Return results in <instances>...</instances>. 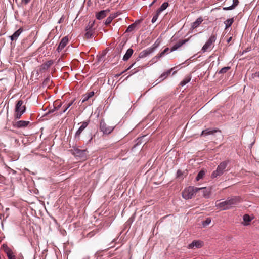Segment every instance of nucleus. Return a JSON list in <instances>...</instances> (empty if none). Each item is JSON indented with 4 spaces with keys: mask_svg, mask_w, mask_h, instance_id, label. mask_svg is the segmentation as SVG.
<instances>
[{
    "mask_svg": "<svg viewBox=\"0 0 259 259\" xmlns=\"http://www.w3.org/2000/svg\"><path fill=\"white\" fill-rule=\"evenodd\" d=\"M136 26V24L135 23H133V24H131L127 27L126 31L128 32H132V31H133L134 30Z\"/></svg>",
    "mask_w": 259,
    "mask_h": 259,
    "instance_id": "obj_32",
    "label": "nucleus"
},
{
    "mask_svg": "<svg viewBox=\"0 0 259 259\" xmlns=\"http://www.w3.org/2000/svg\"><path fill=\"white\" fill-rule=\"evenodd\" d=\"M228 163L227 161L222 162L217 167L216 170L213 171L211 174V177L215 178L218 177L222 176L225 171L226 168L227 166Z\"/></svg>",
    "mask_w": 259,
    "mask_h": 259,
    "instance_id": "obj_4",
    "label": "nucleus"
},
{
    "mask_svg": "<svg viewBox=\"0 0 259 259\" xmlns=\"http://www.w3.org/2000/svg\"><path fill=\"white\" fill-rule=\"evenodd\" d=\"M256 77L259 78V72H256V73H252L250 79H254Z\"/></svg>",
    "mask_w": 259,
    "mask_h": 259,
    "instance_id": "obj_40",
    "label": "nucleus"
},
{
    "mask_svg": "<svg viewBox=\"0 0 259 259\" xmlns=\"http://www.w3.org/2000/svg\"><path fill=\"white\" fill-rule=\"evenodd\" d=\"M70 152L75 157H77L80 158V160H84L87 158L88 151L86 149L81 150L78 148H74L70 150Z\"/></svg>",
    "mask_w": 259,
    "mask_h": 259,
    "instance_id": "obj_3",
    "label": "nucleus"
},
{
    "mask_svg": "<svg viewBox=\"0 0 259 259\" xmlns=\"http://www.w3.org/2000/svg\"><path fill=\"white\" fill-rule=\"evenodd\" d=\"M203 242L200 240H194L191 244L189 245V248H193L196 247L200 248L203 246Z\"/></svg>",
    "mask_w": 259,
    "mask_h": 259,
    "instance_id": "obj_13",
    "label": "nucleus"
},
{
    "mask_svg": "<svg viewBox=\"0 0 259 259\" xmlns=\"http://www.w3.org/2000/svg\"><path fill=\"white\" fill-rule=\"evenodd\" d=\"M133 50L131 48L128 49L125 54L123 56V60L124 61H127L132 56V54H133Z\"/></svg>",
    "mask_w": 259,
    "mask_h": 259,
    "instance_id": "obj_19",
    "label": "nucleus"
},
{
    "mask_svg": "<svg viewBox=\"0 0 259 259\" xmlns=\"http://www.w3.org/2000/svg\"><path fill=\"white\" fill-rule=\"evenodd\" d=\"M115 126H110L104 121L101 120L100 123V128L105 134H109L114 130Z\"/></svg>",
    "mask_w": 259,
    "mask_h": 259,
    "instance_id": "obj_6",
    "label": "nucleus"
},
{
    "mask_svg": "<svg viewBox=\"0 0 259 259\" xmlns=\"http://www.w3.org/2000/svg\"><path fill=\"white\" fill-rule=\"evenodd\" d=\"M243 220L246 223V225H248V223L251 221V219L249 215L245 214L243 216Z\"/></svg>",
    "mask_w": 259,
    "mask_h": 259,
    "instance_id": "obj_33",
    "label": "nucleus"
},
{
    "mask_svg": "<svg viewBox=\"0 0 259 259\" xmlns=\"http://www.w3.org/2000/svg\"><path fill=\"white\" fill-rule=\"evenodd\" d=\"M176 72V71L174 72L173 74H174Z\"/></svg>",
    "mask_w": 259,
    "mask_h": 259,
    "instance_id": "obj_51",
    "label": "nucleus"
},
{
    "mask_svg": "<svg viewBox=\"0 0 259 259\" xmlns=\"http://www.w3.org/2000/svg\"><path fill=\"white\" fill-rule=\"evenodd\" d=\"M138 70H135V69H134L132 71H133V72H132V74H134V73H135L136 72H138Z\"/></svg>",
    "mask_w": 259,
    "mask_h": 259,
    "instance_id": "obj_48",
    "label": "nucleus"
},
{
    "mask_svg": "<svg viewBox=\"0 0 259 259\" xmlns=\"http://www.w3.org/2000/svg\"><path fill=\"white\" fill-rule=\"evenodd\" d=\"M217 132H219L220 133L219 134L220 136L221 137H222V135L221 134V131L218 130H210L209 129H206L205 130H203L200 136H207L209 135H214L215 133H216Z\"/></svg>",
    "mask_w": 259,
    "mask_h": 259,
    "instance_id": "obj_11",
    "label": "nucleus"
},
{
    "mask_svg": "<svg viewBox=\"0 0 259 259\" xmlns=\"http://www.w3.org/2000/svg\"><path fill=\"white\" fill-rule=\"evenodd\" d=\"M155 0H154V1L152 2V3L151 4V5H152L154 3H155Z\"/></svg>",
    "mask_w": 259,
    "mask_h": 259,
    "instance_id": "obj_50",
    "label": "nucleus"
},
{
    "mask_svg": "<svg viewBox=\"0 0 259 259\" xmlns=\"http://www.w3.org/2000/svg\"><path fill=\"white\" fill-rule=\"evenodd\" d=\"M216 40V36L215 35H212L207 42L203 46L201 50L203 52H205L207 51H210L214 46L213 44Z\"/></svg>",
    "mask_w": 259,
    "mask_h": 259,
    "instance_id": "obj_5",
    "label": "nucleus"
},
{
    "mask_svg": "<svg viewBox=\"0 0 259 259\" xmlns=\"http://www.w3.org/2000/svg\"><path fill=\"white\" fill-rule=\"evenodd\" d=\"M135 64H136V62H134V63H132V64L130 65V66L128 68H127V69L126 70V71H127V70H130V69H131L132 67H133L135 66Z\"/></svg>",
    "mask_w": 259,
    "mask_h": 259,
    "instance_id": "obj_45",
    "label": "nucleus"
},
{
    "mask_svg": "<svg viewBox=\"0 0 259 259\" xmlns=\"http://www.w3.org/2000/svg\"><path fill=\"white\" fill-rule=\"evenodd\" d=\"M191 80V77L190 76H187L185 79H184L181 82L180 85H185L187 83H188Z\"/></svg>",
    "mask_w": 259,
    "mask_h": 259,
    "instance_id": "obj_30",
    "label": "nucleus"
},
{
    "mask_svg": "<svg viewBox=\"0 0 259 259\" xmlns=\"http://www.w3.org/2000/svg\"><path fill=\"white\" fill-rule=\"evenodd\" d=\"M94 22H90L86 27V30L94 32L95 28H93Z\"/></svg>",
    "mask_w": 259,
    "mask_h": 259,
    "instance_id": "obj_25",
    "label": "nucleus"
},
{
    "mask_svg": "<svg viewBox=\"0 0 259 259\" xmlns=\"http://www.w3.org/2000/svg\"><path fill=\"white\" fill-rule=\"evenodd\" d=\"M168 6V3L167 2H165L162 4L161 7L157 10V12L158 14H160L163 11L165 10L167 7Z\"/></svg>",
    "mask_w": 259,
    "mask_h": 259,
    "instance_id": "obj_21",
    "label": "nucleus"
},
{
    "mask_svg": "<svg viewBox=\"0 0 259 259\" xmlns=\"http://www.w3.org/2000/svg\"><path fill=\"white\" fill-rule=\"evenodd\" d=\"M7 255L9 259H16V256L15 255H14L12 251L8 254H7Z\"/></svg>",
    "mask_w": 259,
    "mask_h": 259,
    "instance_id": "obj_36",
    "label": "nucleus"
},
{
    "mask_svg": "<svg viewBox=\"0 0 259 259\" xmlns=\"http://www.w3.org/2000/svg\"><path fill=\"white\" fill-rule=\"evenodd\" d=\"M230 69V67H225L222 68L219 72V74H223L226 73L227 71H228Z\"/></svg>",
    "mask_w": 259,
    "mask_h": 259,
    "instance_id": "obj_34",
    "label": "nucleus"
},
{
    "mask_svg": "<svg viewBox=\"0 0 259 259\" xmlns=\"http://www.w3.org/2000/svg\"><path fill=\"white\" fill-rule=\"evenodd\" d=\"M232 39V37H230L229 38H228V39L227 40V43H229L231 41Z\"/></svg>",
    "mask_w": 259,
    "mask_h": 259,
    "instance_id": "obj_47",
    "label": "nucleus"
},
{
    "mask_svg": "<svg viewBox=\"0 0 259 259\" xmlns=\"http://www.w3.org/2000/svg\"><path fill=\"white\" fill-rule=\"evenodd\" d=\"M173 68H171L168 70H167V71L163 73L160 76V77L159 78V79L157 80H159L157 83L161 82L162 80H163L164 79H165V78H166L167 77V76L168 75H170L171 72V70H172Z\"/></svg>",
    "mask_w": 259,
    "mask_h": 259,
    "instance_id": "obj_16",
    "label": "nucleus"
},
{
    "mask_svg": "<svg viewBox=\"0 0 259 259\" xmlns=\"http://www.w3.org/2000/svg\"><path fill=\"white\" fill-rule=\"evenodd\" d=\"M2 248L4 251V252L8 254L10 252L12 251V250L6 245V244H3Z\"/></svg>",
    "mask_w": 259,
    "mask_h": 259,
    "instance_id": "obj_31",
    "label": "nucleus"
},
{
    "mask_svg": "<svg viewBox=\"0 0 259 259\" xmlns=\"http://www.w3.org/2000/svg\"><path fill=\"white\" fill-rule=\"evenodd\" d=\"M62 106V103L59 100H56L53 103V106H54L56 109L58 110Z\"/></svg>",
    "mask_w": 259,
    "mask_h": 259,
    "instance_id": "obj_27",
    "label": "nucleus"
},
{
    "mask_svg": "<svg viewBox=\"0 0 259 259\" xmlns=\"http://www.w3.org/2000/svg\"><path fill=\"white\" fill-rule=\"evenodd\" d=\"M169 51L168 48H166L162 52H161L158 56V57H161L163 56L166 53H167Z\"/></svg>",
    "mask_w": 259,
    "mask_h": 259,
    "instance_id": "obj_38",
    "label": "nucleus"
},
{
    "mask_svg": "<svg viewBox=\"0 0 259 259\" xmlns=\"http://www.w3.org/2000/svg\"><path fill=\"white\" fill-rule=\"evenodd\" d=\"M30 1L31 0H23V2L25 5H26L28 4L30 2Z\"/></svg>",
    "mask_w": 259,
    "mask_h": 259,
    "instance_id": "obj_46",
    "label": "nucleus"
},
{
    "mask_svg": "<svg viewBox=\"0 0 259 259\" xmlns=\"http://www.w3.org/2000/svg\"><path fill=\"white\" fill-rule=\"evenodd\" d=\"M154 47L152 48H149L146 49V50L142 51L140 52V53L139 55V57L137 58L136 60L138 61H139L140 58H142L146 57L147 56L149 55L151 53H152L155 48L157 47V45H155V44H154Z\"/></svg>",
    "mask_w": 259,
    "mask_h": 259,
    "instance_id": "obj_7",
    "label": "nucleus"
},
{
    "mask_svg": "<svg viewBox=\"0 0 259 259\" xmlns=\"http://www.w3.org/2000/svg\"><path fill=\"white\" fill-rule=\"evenodd\" d=\"M203 19L202 17L198 18L192 24V28L195 29L197 28L202 22Z\"/></svg>",
    "mask_w": 259,
    "mask_h": 259,
    "instance_id": "obj_20",
    "label": "nucleus"
},
{
    "mask_svg": "<svg viewBox=\"0 0 259 259\" xmlns=\"http://www.w3.org/2000/svg\"><path fill=\"white\" fill-rule=\"evenodd\" d=\"M233 22H234L233 18L229 19L227 20L226 21H225V24L226 25V29H227L228 27H229L230 26H231V25L232 24Z\"/></svg>",
    "mask_w": 259,
    "mask_h": 259,
    "instance_id": "obj_28",
    "label": "nucleus"
},
{
    "mask_svg": "<svg viewBox=\"0 0 259 259\" xmlns=\"http://www.w3.org/2000/svg\"><path fill=\"white\" fill-rule=\"evenodd\" d=\"M188 39H184V40H180L177 43L174 45V46L171 48L170 51L173 52L175 50H177L181 46H182L184 44L188 41Z\"/></svg>",
    "mask_w": 259,
    "mask_h": 259,
    "instance_id": "obj_14",
    "label": "nucleus"
},
{
    "mask_svg": "<svg viewBox=\"0 0 259 259\" xmlns=\"http://www.w3.org/2000/svg\"><path fill=\"white\" fill-rule=\"evenodd\" d=\"M88 96L90 98L94 95V92L93 91L90 92L87 94Z\"/></svg>",
    "mask_w": 259,
    "mask_h": 259,
    "instance_id": "obj_42",
    "label": "nucleus"
},
{
    "mask_svg": "<svg viewBox=\"0 0 259 259\" xmlns=\"http://www.w3.org/2000/svg\"><path fill=\"white\" fill-rule=\"evenodd\" d=\"M89 99H90V98L89 97V96H88L87 94L84 95V99L82 100V102H84L85 101H87Z\"/></svg>",
    "mask_w": 259,
    "mask_h": 259,
    "instance_id": "obj_44",
    "label": "nucleus"
},
{
    "mask_svg": "<svg viewBox=\"0 0 259 259\" xmlns=\"http://www.w3.org/2000/svg\"><path fill=\"white\" fill-rule=\"evenodd\" d=\"M24 113H21V112H15V119H19L21 117L22 115Z\"/></svg>",
    "mask_w": 259,
    "mask_h": 259,
    "instance_id": "obj_35",
    "label": "nucleus"
},
{
    "mask_svg": "<svg viewBox=\"0 0 259 259\" xmlns=\"http://www.w3.org/2000/svg\"><path fill=\"white\" fill-rule=\"evenodd\" d=\"M23 103L24 102L22 100H19L16 105L15 111L24 113L26 111V107L25 105H23Z\"/></svg>",
    "mask_w": 259,
    "mask_h": 259,
    "instance_id": "obj_8",
    "label": "nucleus"
},
{
    "mask_svg": "<svg viewBox=\"0 0 259 259\" xmlns=\"http://www.w3.org/2000/svg\"><path fill=\"white\" fill-rule=\"evenodd\" d=\"M86 31L87 32L84 35V37L85 38L89 39L94 36V32H92L88 30H86Z\"/></svg>",
    "mask_w": 259,
    "mask_h": 259,
    "instance_id": "obj_29",
    "label": "nucleus"
},
{
    "mask_svg": "<svg viewBox=\"0 0 259 259\" xmlns=\"http://www.w3.org/2000/svg\"><path fill=\"white\" fill-rule=\"evenodd\" d=\"M53 61L52 60H49L46 63L42 64L41 65L40 70H46L48 69L53 64Z\"/></svg>",
    "mask_w": 259,
    "mask_h": 259,
    "instance_id": "obj_17",
    "label": "nucleus"
},
{
    "mask_svg": "<svg viewBox=\"0 0 259 259\" xmlns=\"http://www.w3.org/2000/svg\"><path fill=\"white\" fill-rule=\"evenodd\" d=\"M19 259H23V257L22 256H20Z\"/></svg>",
    "mask_w": 259,
    "mask_h": 259,
    "instance_id": "obj_49",
    "label": "nucleus"
},
{
    "mask_svg": "<svg viewBox=\"0 0 259 259\" xmlns=\"http://www.w3.org/2000/svg\"><path fill=\"white\" fill-rule=\"evenodd\" d=\"M109 12V10H102L97 13L96 15L97 19L99 20L102 19L107 16Z\"/></svg>",
    "mask_w": 259,
    "mask_h": 259,
    "instance_id": "obj_15",
    "label": "nucleus"
},
{
    "mask_svg": "<svg viewBox=\"0 0 259 259\" xmlns=\"http://www.w3.org/2000/svg\"><path fill=\"white\" fill-rule=\"evenodd\" d=\"M22 28H20L17 30L12 35L10 36L11 40L12 41L16 40L22 33Z\"/></svg>",
    "mask_w": 259,
    "mask_h": 259,
    "instance_id": "obj_18",
    "label": "nucleus"
},
{
    "mask_svg": "<svg viewBox=\"0 0 259 259\" xmlns=\"http://www.w3.org/2000/svg\"><path fill=\"white\" fill-rule=\"evenodd\" d=\"M117 16V15H115V14H112L109 17H108L106 21H105V24L106 25H109V24H110V23L112 22V20L115 18Z\"/></svg>",
    "mask_w": 259,
    "mask_h": 259,
    "instance_id": "obj_24",
    "label": "nucleus"
},
{
    "mask_svg": "<svg viewBox=\"0 0 259 259\" xmlns=\"http://www.w3.org/2000/svg\"><path fill=\"white\" fill-rule=\"evenodd\" d=\"M88 124L89 122L87 121H84L82 122L81 125L80 126V127L78 128V130L75 133V138L76 139H79L81 133H82L83 130L88 126Z\"/></svg>",
    "mask_w": 259,
    "mask_h": 259,
    "instance_id": "obj_12",
    "label": "nucleus"
},
{
    "mask_svg": "<svg viewBox=\"0 0 259 259\" xmlns=\"http://www.w3.org/2000/svg\"><path fill=\"white\" fill-rule=\"evenodd\" d=\"M73 103V101L69 102V103H68L66 105H64L63 106V108H64L63 110L59 114L55 113L54 115H58L59 114H61L62 113H64L72 105Z\"/></svg>",
    "mask_w": 259,
    "mask_h": 259,
    "instance_id": "obj_23",
    "label": "nucleus"
},
{
    "mask_svg": "<svg viewBox=\"0 0 259 259\" xmlns=\"http://www.w3.org/2000/svg\"><path fill=\"white\" fill-rule=\"evenodd\" d=\"M211 223V219L209 218L206 219L205 221L203 222V225L206 226L208 225Z\"/></svg>",
    "mask_w": 259,
    "mask_h": 259,
    "instance_id": "obj_37",
    "label": "nucleus"
},
{
    "mask_svg": "<svg viewBox=\"0 0 259 259\" xmlns=\"http://www.w3.org/2000/svg\"><path fill=\"white\" fill-rule=\"evenodd\" d=\"M177 174L178 177H180L183 175V172H182L181 170H178L177 171Z\"/></svg>",
    "mask_w": 259,
    "mask_h": 259,
    "instance_id": "obj_43",
    "label": "nucleus"
},
{
    "mask_svg": "<svg viewBox=\"0 0 259 259\" xmlns=\"http://www.w3.org/2000/svg\"><path fill=\"white\" fill-rule=\"evenodd\" d=\"M205 188H197L193 186H189L184 189L182 192V196L185 199H191L194 195L198 191H201L203 193L204 196L206 195L205 193Z\"/></svg>",
    "mask_w": 259,
    "mask_h": 259,
    "instance_id": "obj_2",
    "label": "nucleus"
},
{
    "mask_svg": "<svg viewBox=\"0 0 259 259\" xmlns=\"http://www.w3.org/2000/svg\"><path fill=\"white\" fill-rule=\"evenodd\" d=\"M56 110H58V109H56V108H55L54 106H53V108L52 109H50V110L48 111V113H46V115H48V114H50V113H53V112H55V111H56Z\"/></svg>",
    "mask_w": 259,
    "mask_h": 259,
    "instance_id": "obj_41",
    "label": "nucleus"
},
{
    "mask_svg": "<svg viewBox=\"0 0 259 259\" xmlns=\"http://www.w3.org/2000/svg\"><path fill=\"white\" fill-rule=\"evenodd\" d=\"M159 14H158L157 12H156V13L153 17L152 19V22L153 23H154V22H155L156 21Z\"/></svg>",
    "mask_w": 259,
    "mask_h": 259,
    "instance_id": "obj_39",
    "label": "nucleus"
},
{
    "mask_svg": "<svg viewBox=\"0 0 259 259\" xmlns=\"http://www.w3.org/2000/svg\"><path fill=\"white\" fill-rule=\"evenodd\" d=\"M68 43V38L67 36L64 37L61 40L57 48V51L60 52Z\"/></svg>",
    "mask_w": 259,
    "mask_h": 259,
    "instance_id": "obj_10",
    "label": "nucleus"
},
{
    "mask_svg": "<svg viewBox=\"0 0 259 259\" xmlns=\"http://www.w3.org/2000/svg\"><path fill=\"white\" fill-rule=\"evenodd\" d=\"M29 123L30 122L28 121L20 120L16 122H13V126L17 128L25 127L28 125Z\"/></svg>",
    "mask_w": 259,
    "mask_h": 259,
    "instance_id": "obj_9",
    "label": "nucleus"
},
{
    "mask_svg": "<svg viewBox=\"0 0 259 259\" xmlns=\"http://www.w3.org/2000/svg\"><path fill=\"white\" fill-rule=\"evenodd\" d=\"M205 174V172L204 170H201L197 176L196 177V180L197 181H198L199 180H200V179H202L203 178V177L204 176Z\"/></svg>",
    "mask_w": 259,
    "mask_h": 259,
    "instance_id": "obj_26",
    "label": "nucleus"
},
{
    "mask_svg": "<svg viewBox=\"0 0 259 259\" xmlns=\"http://www.w3.org/2000/svg\"><path fill=\"white\" fill-rule=\"evenodd\" d=\"M241 202V198L238 196L229 197L223 202L218 200L215 202V206L221 210H227L232 208L234 205H237Z\"/></svg>",
    "mask_w": 259,
    "mask_h": 259,
    "instance_id": "obj_1",
    "label": "nucleus"
},
{
    "mask_svg": "<svg viewBox=\"0 0 259 259\" xmlns=\"http://www.w3.org/2000/svg\"><path fill=\"white\" fill-rule=\"evenodd\" d=\"M239 0H233V4L230 7L224 8V10H230L234 9L236 6L238 5Z\"/></svg>",
    "mask_w": 259,
    "mask_h": 259,
    "instance_id": "obj_22",
    "label": "nucleus"
}]
</instances>
